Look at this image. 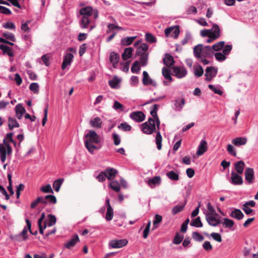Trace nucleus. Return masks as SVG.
<instances>
[{
	"mask_svg": "<svg viewBox=\"0 0 258 258\" xmlns=\"http://www.w3.org/2000/svg\"><path fill=\"white\" fill-rule=\"evenodd\" d=\"M86 148L91 154L96 150L100 148V146L97 147L94 144H98L101 142L100 136L93 130H89L84 137Z\"/></svg>",
	"mask_w": 258,
	"mask_h": 258,
	"instance_id": "20e7f679",
	"label": "nucleus"
},
{
	"mask_svg": "<svg viewBox=\"0 0 258 258\" xmlns=\"http://www.w3.org/2000/svg\"><path fill=\"white\" fill-rule=\"evenodd\" d=\"M29 89L34 93H38L39 92V85L37 83H32L30 84Z\"/></svg>",
	"mask_w": 258,
	"mask_h": 258,
	"instance_id": "bf43d9fd",
	"label": "nucleus"
},
{
	"mask_svg": "<svg viewBox=\"0 0 258 258\" xmlns=\"http://www.w3.org/2000/svg\"><path fill=\"white\" fill-rule=\"evenodd\" d=\"M3 36L7 38V39H8L13 42H15L16 41V38L15 37V36L12 33H10V32H6L5 33H3Z\"/></svg>",
	"mask_w": 258,
	"mask_h": 258,
	"instance_id": "680f3d73",
	"label": "nucleus"
},
{
	"mask_svg": "<svg viewBox=\"0 0 258 258\" xmlns=\"http://www.w3.org/2000/svg\"><path fill=\"white\" fill-rule=\"evenodd\" d=\"M162 138L161 135L159 132H158L156 136L155 142L157 145V148L159 150H161L162 148Z\"/></svg>",
	"mask_w": 258,
	"mask_h": 258,
	"instance_id": "c03bdc74",
	"label": "nucleus"
},
{
	"mask_svg": "<svg viewBox=\"0 0 258 258\" xmlns=\"http://www.w3.org/2000/svg\"><path fill=\"white\" fill-rule=\"evenodd\" d=\"M183 237L181 235H179L178 233H177L174 237L173 240V243L175 244H179L182 241Z\"/></svg>",
	"mask_w": 258,
	"mask_h": 258,
	"instance_id": "774afa93",
	"label": "nucleus"
},
{
	"mask_svg": "<svg viewBox=\"0 0 258 258\" xmlns=\"http://www.w3.org/2000/svg\"><path fill=\"white\" fill-rule=\"evenodd\" d=\"M106 206L107 208V212L106 214L105 218L107 221H111L113 217V210L111 207L110 204V200L109 198H106Z\"/></svg>",
	"mask_w": 258,
	"mask_h": 258,
	"instance_id": "6ab92c4d",
	"label": "nucleus"
},
{
	"mask_svg": "<svg viewBox=\"0 0 258 258\" xmlns=\"http://www.w3.org/2000/svg\"><path fill=\"white\" fill-rule=\"evenodd\" d=\"M109 186L111 188H112L113 190L116 192H118L120 190V185L118 182H117L116 180H113L110 182Z\"/></svg>",
	"mask_w": 258,
	"mask_h": 258,
	"instance_id": "49530a36",
	"label": "nucleus"
},
{
	"mask_svg": "<svg viewBox=\"0 0 258 258\" xmlns=\"http://www.w3.org/2000/svg\"><path fill=\"white\" fill-rule=\"evenodd\" d=\"M143 83L144 85H151L154 87L157 86L156 82L149 77L146 71L143 72Z\"/></svg>",
	"mask_w": 258,
	"mask_h": 258,
	"instance_id": "a211bd4d",
	"label": "nucleus"
},
{
	"mask_svg": "<svg viewBox=\"0 0 258 258\" xmlns=\"http://www.w3.org/2000/svg\"><path fill=\"white\" fill-rule=\"evenodd\" d=\"M185 205V204L184 203L181 205H176V206L174 207L172 210V213L173 215H175L179 212L181 211L183 209Z\"/></svg>",
	"mask_w": 258,
	"mask_h": 258,
	"instance_id": "864d4df0",
	"label": "nucleus"
},
{
	"mask_svg": "<svg viewBox=\"0 0 258 258\" xmlns=\"http://www.w3.org/2000/svg\"><path fill=\"white\" fill-rule=\"evenodd\" d=\"M8 126L9 129L12 130L14 127H19V123L15 118L9 117L8 118Z\"/></svg>",
	"mask_w": 258,
	"mask_h": 258,
	"instance_id": "58836bf2",
	"label": "nucleus"
},
{
	"mask_svg": "<svg viewBox=\"0 0 258 258\" xmlns=\"http://www.w3.org/2000/svg\"><path fill=\"white\" fill-rule=\"evenodd\" d=\"M162 220V217L161 215L156 214L154 217V220L153 221V229H155L157 228V225L160 223Z\"/></svg>",
	"mask_w": 258,
	"mask_h": 258,
	"instance_id": "5fc2aeb1",
	"label": "nucleus"
},
{
	"mask_svg": "<svg viewBox=\"0 0 258 258\" xmlns=\"http://www.w3.org/2000/svg\"><path fill=\"white\" fill-rule=\"evenodd\" d=\"M26 223L27 224V227H25L24 229H23L22 231L17 235H16L14 236L13 239L17 240V241H20L21 237L22 236L23 238L22 240L25 241L28 238V235H27V232L29 230L31 233H32L31 227V224L29 220L26 219Z\"/></svg>",
	"mask_w": 258,
	"mask_h": 258,
	"instance_id": "6e6552de",
	"label": "nucleus"
},
{
	"mask_svg": "<svg viewBox=\"0 0 258 258\" xmlns=\"http://www.w3.org/2000/svg\"><path fill=\"white\" fill-rule=\"evenodd\" d=\"M134 49L131 47L125 48L123 52L121 55L122 58L124 60H126L128 58H130L132 56V53Z\"/></svg>",
	"mask_w": 258,
	"mask_h": 258,
	"instance_id": "72a5a7b5",
	"label": "nucleus"
},
{
	"mask_svg": "<svg viewBox=\"0 0 258 258\" xmlns=\"http://www.w3.org/2000/svg\"><path fill=\"white\" fill-rule=\"evenodd\" d=\"M193 69L194 74L196 76L198 77H200L203 75L204 70L203 68L201 66H195Z\"/></svg>",
	"mask_w": 258,
	"mask_h": 258,
	"instance_id": "ea45409f",
	"label": "nucleus"
},
{
	"mask_svg": "<svg viewBox=\"0 0 258 258\" xmlns=\"http://www.w3.org/2000/svg\"><path fill=\"white\" fill-rule=\"evenodd\" d=\"M161 182V178L159 176H156L148 180L147 184L151 188H154L156 185H159Z\"/></svg>",
	"mask_w": 258,
	"mask_h": 258,
	"instance_id": "b1692460",
	"label": "nucleus"
},
{
	"mask_svg": "<svg viewBox=\"0 0 258 258\" xmlns=\"http://www.w3.org/2000/svg\"><path fill=\"white\" fill-rule=\"evenodd\" d=\"M245 164L243 161H239L234 163L235 172L240 175H242L243 173Z\"/></svg>",
	"mask_w": 258,
	"mask_h": 258,
	"instance_id": "4be33fe9",
	"label": "nucleus"
},
{
	"mask_svg": "<svg viewBox=\"0 0 258 258\" xmlns=\"http://www.w3.org/2000/svg\"><path fill=\"white\" fill-rule=\"evenodd\" d=\"M46 223V227H51L54 225L56 222V218L54 215L49 214L47 219L45 221L44 223Z\"/></svg>",
	"mask_w": 258,
	"mask_h": 258,
	"instance_id": "f704fd0d",
	"label": "nucleus"
},
{
	"mask_svg": "<svg viewBox=\"0 0 258 258\" xmlns=\"http://www.w3.org/2000/svg\"><path fill=\"white\" fill-rule=\"evenodd\" d=\"M163 61L165 65L168 67L172 66L174 62L173 57L169 54H166Z\"/></svg>",
	"mask_w": 258,
	"mask_h": 258,
	"instance_id": "e433bc0d",
	"label": "nucleus"
},
{
	"mask_svg": "<svg viewBox=\"0 0 258 258\" xmlns=\"http://www.w3.org/2000/svg\"><path fill=\"white\" fill-rule=\"evenodd\" d=\"M222 224L225 225V227L231 228L234 225V222L233 220L228 218H225L224 219V221Z\"/></svg>",
	"mask_w": 258,
	"mask_h": 258,
	"instance_id": "3c124183",
	"label": "nucleus"
},
{
	"mask_svg": "<svg viewBox=\"0 0 258 258\" xmlns=\"http://www.w3.org/2000/svg\"><path fill=\"white\" fill-rule=\"evenodd\" d=\"M128 240L126 239H113L108 243L109 247L112 248H120L127 245Z\"/></svg>",
	"mask_w": 258,
	"mask_h": 258,
	"instance_id": "1a4fd4ad",
	"label": "nucleus"
},
{
	"mask_svg": "<svg viewBox=\"0 0 258 258\" xmlns=\"http://www.w3.org/2000/svg\"><path fill=\"white\" fill-rule=\"evenodd\" d=\"M225 46V42L223 41H219L214 44L212 47H211L212 54H213L215 51H218L221 50L222 49H224Z\"/></svg>",
	"mask_w": 258,
	"mask_h": 258,
	"instance_id": "7c9ffc66",
	"label": "nucleus"
},
{
	"mask_svg": "<svg viewBox=\"0 0 258 258\" xmlns=\"http://www.w3.org/2000/svg\"><path fill=\"white\" fill-rule=\"evenodd\" d=\"M106 175V178L108 180L113 179L118 173L116 169L113 168H107L104 171Z\"/></svg>",
	"mask_w": 258,
	"mask_h": 258,
	"instance_id": "a878e982",
	"label": "nucleus"
},
{
	"mask_svg": "<svg viewBox=\"0 0 258 258\" xmlns=\"http://www.w3.org/2000/svg\"><path fill=\"white\" fill-rule=\"evenodd\" d=\"M172 75L175 76L178 79H181L185 77L187 75V70L184 67L175 66L172 68Z\"/></svg>",
	"mask_w": 258,
	"mask_h": 258,
	"instance_id": "9d476101",
	"label": "nucleus"
},
{
	"mask_svg": "<svg viewBox=\"0 0 258 258\" xmlns=\"http://www.w3.org/2000/svg\"><path fill=\"white\" fill-rule=\"evenodd\" d=\"M194 56L199 59L210 57L212 54V51L210 46H204L202 44H198L194 48Z\"/></svg>",
	"mask_w": 258,
	"mask_h": 258,
	"instance_id": "39448f33",
	"label": "nucleus"
},
{
	"mask_svg": "<svg viewBox=\"0 0 258 258\" xmlns=\"http://www.w3.org/2000/svg\"><path fill=\"white\" fill-rule=\"evenodd\" d=\"M145 39L147 42L151 43L156 41V38L151 33H146L145 35Z\"/></svg>",
	"mask_w": 258,
	"mask_h": 258,
	"instance_id": "e2e57ef3",
	"label": "nucleus"
},
{
	"mask_svg": "<svg viewBox=\"0 0 258 258\" xmlns=\"http://www.w3.org/2000/svg\"><path fill=\"white\" fill-rule=\"evenodd\" d=\"M112 139L113 140V143L115 145L117 146L120 143V136L115 133L112 134Z\"/></svg>",
	"mask_w": 258,
	"mask_h": 258,
	"instance_id": "052dcab7",
	"label": "nucleus"
},
{
	"mask_svg": "<svg viewBox=\"0 0 258 258\" xmlns=\"http://www.w3.org/2000/svg\"><path fill=\"white\" fill-rule=\"evenodd\" d=\"M245 179L248 184H250L254 182V170L253 169L247 167L245 171Z\"/></svg>",
	"mask_w": 258,
	"mask_h": 258,
	"instance_id": "dca6fc26",
	"label": "nucleus"
},
{
	"mask_svg": "<svg viewBox=\"0 0 258 258\" xmlns=\"http://www.w3.org/2000/svg\"><path fill=\"white\" fill-rule=\"evenodd\" d=\"M79 241V237L77 234L74 235L72 238L66 242L64 246L68 249H70L74 246Z\"/></svg>",
	"mask_w": 258,
	"mask_h": 258,
	"instance_id": "393cba45",
	"label": "nucleus"
},
{
	"mask_svg": "<svg viewBox=\"0 0 258 258\" xmlns=\"http://www.w3.org/2000/svg\"><path fill=\"white\" fill-rule=\"evenodd\" d=\"M109 59L113 68H116L117 66L119 59V55L117 53L111 52L110 54Z\"/></svg>",
	"mask_w": 258,
	"mask_h": 258,
	"instance_id": "cd10ccee",
	"label": "nucleus"
},
{
	"mask_svg": "<svg viewBox=\"0 0 258 258\" xmlns=\"http://www.w3.org/2000/svg\"><path fill=\"white\" fill-rule=\"evenodd\" d=\"M139 62L136 61L133 64L131 71L133 73H138L140 70V67L139 66Z\"/></svg>",
	"mask_w": 258,
	"mask_h": 258,
	"instance_id": "4d7b16f0",
	"label": "nucleus"
},
{
	"mask_svg": "<svg viewBox=\"0 0 258 258\" xmlns=\"http://www.w3.org/2000/svg\"><path fill=\"white\" fill-rule=\"evenodd\" d=\"M232 49V45H226L222 50V52H216L215 53L216 59L219 61H223L231 52Z\"/></svg>",
	"mask_w": 258,
	"mask_h": 258,
	"instance_id": "0eeeda50",
	"label": "nucleus"
},
{
	"mask_svg": "<svg viewBox=\"0 0 258 258\" xmlns=\"http://www.w3.org/2000/svg\"><path fill=\"white\" fill-rule=\"evenodd\" d=\"M40 190L44 193H51L53 192V190L49 184H46L45 186L40 187Z\"/></svg>",
	"mask_w": 258,
	"mask_h": 258,
	"instance_id": "603ef678",
	"label": "nucleus"
},
{
	"mask_svg": "<svg viewBox=\"0 0 258 258\" xmlns=\"http://www.w3.org/2000/svg\"><path fill=\"white\" fill-rule=\"evenodd\" d=\"M230 216L233 218L240 220L243 219L244 215L239 209H235L231 212Z\"/></svg>",
	"mask_w": 258,
	"mask_h": 258,
	"instance_id": "c85d7f7f",
	"label": "nucleus"
},
{
	"mask_svg": "<svg viewBox=\"0 0 258 258\" xmlns=\"http://www.w3.org/2000/svg\"><path fill=\"white\" fill-rule=\"evenodd\" d=\"M16 112V116L18 119H21L24 113L26 112V110L23 106L22 104H18L15 107Z\"/></svg>",
	"mask_w": 258,
	"mask_h": 258,
	"instance_id": "5701e85b",
	"label": "nucleus"
},
{
	"mask_svg": "<svg viewBox=\"0 0 258 258\" xmlns=\"http://www.w3.org/2000/svg\"><path fill=\"white\" fill-rule=\"evenodd\" d=\"M162 73L163 76L166 79L170 81H172V77H171L170 73L167 68H163L162 70Z\"/></svg>",
	"mask_w": 258,
	"mask_h": 258,
	"instance_id": "6e6d98bb",
	"label": "nucleus"
},
{
	"mask_svg": "<svg viewBox=\"0 0 258 258\" xmlns=\"http://www.w3.org/2000/svg\"><path fill=\"white\" fill-rule=\"evenodd\" d=\"M173 102V109L175 111H180L185 104V100L184 98H178L174 100Z\"/></svg>",
	"mask_w": 258,
	"mask_h": 258,
	"instance_id": "aec40b11",
	"label": "nucleus"
},
{
	"mask_svg": "<svg viewBox=\"0 0 258 258\" xmlns=\"http://www.w3.org/2000/svg\"><path fill=\"white\" fill-rule=\"evenodd\" d=\"M148 49V46L146 43H142L138 48L136 51L137 55L147 54L146 51Z\"/></svg>",
	"mask_w": 258,
	"mask_h": 258,
	"instance_id": "2f4dec72",
	"label": "nucleus"
},
{
	"mask_svg": "<svg viewBox=\"0 0 258 258\" xmlns=\"http://www.w3.org/2000/svg\"><path fill=\"white\" fill-rule=\"evenodd\" d=\"M217 72L218 70L216 68L213 67H208L205 70V80L208 82L211 81L216 76Z\"/></svg>",
	"mask_w": 258,
	"mask_h": 258,
	"instance_id": "ddd939ff",
	"label": "nucleus"
},
{
	"mask_svg": "<svg viewBox=\"0 0 258 258\" xmlns=\"http://www.w3.org/2000/svg\"><path fill=\"white\" fill-rule=\"evenodd\" d=\"M166 175L171 180L177 181L179 179V172L178 171L175 172L172 170L167 172Z\"/></svg>",
	"mask_w": 258,
	"mask_h": 258,
	"instance_id": "c9c22d12",
	"label": "nucleus"
},
{
	"mask_svg": "<svg viewBox=\"0 0 258 258\" xmlns=\"http://www.w3.org/2000/svg\"><path fill=\"white\" fill-rule=\"evenodd\" d=\"M208 150V143L205 139H202L198 146L196 154L198 156L203 155Z\"/></svg>",
	"mask_w": 258,
	"mask_h": 258,
	"instance_id": "2eb2a0df",
	"label": "nucleus"
},
{
	"mask_svg": "<svg viewBox=\"0 0 258 258\" xmlns=\"http://www.w3.org/2000/svg\"><path fill=\"white\" fill-rule=\"evenodd\" d=\"M108 29L106 31V33L109 34L114 32V31L117 30L119 31L124 30V28L122 27L118 26L114 24L109 23L107 25Z\"/></svg>",
	"mask_w": 258,
	"mask_h": 258,
	"instance_id": "473e14b6",
	"label": "nucleus"
},
{
	"mask_svg": "<svg viewBox=\"0 0 258 258\" xmlns=\"http://www.w3.org/2000/svg\"><path fill=\"white\" fill-rule=\"evenodd\" d=\"M140 57V62L142 64L143 66H145L147 64L148 61V54L145 55H139Z\"/></svg>",
	"mask_w": 258,
	"mask_h": 258,
	"instance_id": "69168bd1",
	"label": "nucleus"
},
{
	"mask_svg": "<svg viewBox=\"0 0 258 258\" xmlns=\"http://www.w3.org/2000/svg\"><path fill=\"white\" fill-rule=\"evenodd\" d=\"M215 214H206V218L208 224L212 226H217L221 223V220L217 218Z\"/></svg>",
	"mask_w": 258,
	"mask_h": 258,
	"instance_id": "4468645a",
	"label": "nucleus"
},
{
	"mask_svg": "<svg viewBox=\"0 0 258 258\" xmlns=\"http://www.w3.org/2000/svg\"><path fill=\"white\" fill-rule=\"evenodd\" d=\"M210 89L212 90L215 94L221 95L223 94V91L219 86H215L213 85L210 84L208 86Z\"/></svg>",
	"mask_w": 258,
	"mask_h": 258,
	"instance_id": "de8ad7c7",
	"label": "nucleus"
},
{
	"mask_svg": "<svg viewBox=\"0 0 258 258\" xmlns=\"http://www.w3.org/2000/svg\"><path fill=\"white\" fill-rule=\"evenodd\" d=\"M192 237L195 240L197 241H202L204 239V237L198 232H194L192 233Z\"/></svg>",
	"mask_w": 258,
	"mask_h": 258,
	"instance_id": "13d9d810",
	"label": "nucleus"
},
{
	"mask_svg": "<svg viewBox=\"0 0 258 258\" xmlns=\"http://www.w3.org/2000/svg\"><path fill=\"white\" fill-rule=\"evenodd\" d=\"M227 150L229 154L235 157L237 155L234 147L231 144H228L227 147Z\"/></svg>",
	"mask_w": 258,
	"mask_h": 258,
	"instance_id": "0e129e2a",
	"label": "nucleus"
},
{
	"mask_svg": "<svg viewBox=\"0 0 258 258\" xmlns=\"http://www.w3.org/2000/svg\"><path fill=\"white\" fill-rule=\"evenodd\" d=\"M190 225L196 227H203V223L201 220L200 217H198L192 220L191 222L190 223Z\"/></svg>",
	"mask_w": 258,
	"mask_h": 258,
	"instance_id": "a18cd8bd",
	"label": "nucleus"
},
{
	"mask_svg": "<svg viewBox=\"0 0 258 258\" xmlns=\"http://www.w3.org/2000/svg\"><path fill=\"white\" fill-rule=\"evenodd\" d=\"M229 182L233 185H241L243 183V178L241 175L236 173L235 171H232L231 173V177L229 179Z\"/></svg>",
	"mask_w": 258,
	"mask_h": 258,
	"instance_id": "9b49d317",
	"label": "nucleus"
},
{
	"mask_svg": "<svg viewBox=\"0 0 258 258\" xmlns=\"http://www.w3.org/2000/svg\"><path fill=\"white\" fill-rule=\"evenodd\" d=\"M118 128L125 132L130 131L132 130V126L126 122L120 123V124L118 126Z\"/></svg>",
	"mask_w": 258,
	"mask_h": 258,
	"instance_id": "8fccbe9b",
	"label": "nucleus"
},
{
	"mask_svg": "<svg viewBox=\"0 0 258 258\" xmlns=\"http://www.w3.org/2000/svg\"><path fill=\"white\" fill-rule=\"evenodd\" d=\"M46 198H47L48 203L49 204H55L56 203V199L54 196L47 195Z\"/></svg>",
	"mask_w": 258,
	"mask_h": 258,
	"instance_id": "338daca9",
	"label": "nucleus"
},
{
	"mask_svg": "<svg viewBox=\"0 0 258 258\" xmlns=\"http://www.w3.org/2000/svg\"><path fill=\"white\" fill-rule=\"evenodd\" d=\"M102 121L99 117H95L90 121V124L94 128H100L102 126Z\"/></svg>",
	"mask_w": 258,
	"mask_h": 258,
	"instance_id": "c756f323",
	"label": "nucleus"
},
{
	"mask_svg": "<svg viewBox=\"0 0 258 258\" xmlns=\"http://www.w3.org/2000/svg\"><path fill=\"white\" fill-rule=\"evenodd\" d=\"M130 117L137 122H142L145 119V115L142 111L133 112L130 114Z\"/></svg>",
	"mask_w": 258,
	"mask_h": 258,
	"instance_id": "f3484780",
	"label": "nucleus"
},
{
	"mask_svg": "<svg viewBox=\"0 0 258 258\" xmlns=\"http://www.w3.org/2000/svg\"><path fill=\"white\" fill-rule=\"evenodd\" d=\"M158 108V105H153L150 109V114L153 118H149L148 121L141 124L140 128L144 134L151 135L156 131V125L159 129L160 121L157 115Z\"/></svg>",
	"mask_w": 258,
	"mask_h": 258,
	"instance_id": "f257e3e1",
	"label": "nucleus"
},
{
	"mask_svg": "<svg viewBox=\"0 0 258 258\" xmlns=\"http://www.w3.org/2000/svg\"><path fill=\"white\" fill-rule=\"evenodd\" d=\"M80 14L82 15L80 26L82 29L88 28L92 17L94 19H96L98 17V11L97 10H93L91 7H86L81 8L80 10Z\"/></svg>",
	"mask_w": 258,
	"mask_h": 258,
	"instance_id": "7ed1b4c3",
	"label": "nucleus"
},
{
	"mask_svg": "<svg viewBox=\"0 0 258 258\" xmlns=\"http://www.w3.org/2000/svg\"><path fill=\"white\" fill-rule=\"evenodd\" d=\"M63 180L64 179L63 178H59L55 180L53 182L52 184L53 187L56 192H58L59 190L60 187L62 184Z\"/></svg>",
	"mask_w": 258,
	"mask_h": 258,
	"instance_id": "37998d69",
	"label": "nucleus"
},
{
	"mask_svg": "<svg viewBox=\"0 0 258 258\" xmlns=\"http://www.w3.org/2000/svg\"><path fill=\"white\" fill-rule=\"evenodd\" d=\"M112 108L117 111H124V106L120 103H119L117 101H115L114 102Z\"/></svg>",
	"mask_w": 258,
	"mask_h": 258,
	"instance_id": "09e8293b",
	"label": "nucleus"
},
{
	"mask_svg": "<svg viewBox=\"0 0 258 258\" xmlns=\"http://www.w3.org/2000/svg\"><path fill=\"white\" fill-rule=\"evenodd\" d=\"M0 49L3 50L4 53L7 54L9 56H13V53L10 47L5 45L0 44Z\"/></svg>",
	"mask_w": 258,
	"mask_h": 258,
	"instance_id": "a19ab883",
	"label": "nucleus"
},
{
	"mask_svg": "<svg viewBox=\"0 0 258 258\" xmlns=\"http://www.w3.org/2000/svg\"><path fill=\"white\" fill-rule=\"evenodd\" d=\"M136 36L134 37H125L122 38L121 40V44L122 45L128 46L131 45L134 40L136 38Z\"/></svg>",
	"mask_w": 258,
	"mask_h": 258,
	"instance_id": "4c0bfd02",
	"label": "nucleus"
},
{
	"mask_svg": "<svg viewBox=\"0 0 258 258\" xmlns=\"http://www.w3.org/2000/svg\"><path fill=\"white\" fill-rule=\"evenodd\" d=\"M200 35L203 37L210 35L214 39H217L221 36V30L217 24L212 23V28L210 29H204L200 31Z\"/></svg>",
	"mask_w": 258,
	"mask_h": 258,
	"instance_id": "423d86ee",
	"label": "nucleus"
},
{
	"mask_svg": "<svg viewBox=\"0 0 258 258\" xmlns=\"http://www.w3.org/2000/svg\"><path fill=\"white\" fill-rule=\"evenodd\" d=\"M13 133H10L6 134L3 140V143L0 144V160L4 163L7 156H11L12 153V148L10 143H13L14 146H16V142L13 139Z\"/></svg>",
	"mask_w": 258,
	"mask_h": 258,
	"instance_id": "f03ea898",
	"label": "nucleus"
},
{
	"mask_svg": "<svg viewBox=\"0 0 258 258\" xmlns=\"http://www.w3.org/2000/svg\"><path fill=\"white\" fill-rule=\"evenodd\" d=\"M74 55L72 53H68L63 56L61 69L64 70L68 66H70L73 61Z\"/></svg>",
	"mask_w": 258,
	"mask_h": 258,
	"instance_id": "412c9836",
	"label": "nucleus"
},
{
	"mask_svg": "<svg viewBox=\"0 0 258 258\" xmlns=\"http://www.w3.org/2000/svg\"><path fill=\"white\" fill-rule=\"evenodd\" d=\"M180 30L178 26L170 27L167 28L164 30V33L166 37L170 36L174 38H177L179 35Z\"/></svg>",
	"mask_w": 258,
	"mask_h": 258,
	"instance_id": "f8f14e48",
	"label": "nucleus"
},
{
	"mask_svg": "<svg viewBox=\"0 0 258 258\" xmlns=\"http://www.w3.org/2000/svg\"><path fill=\"white\" fill-rule=\"evenodd\" d=\"M247 142V139L246 137H237L232 140V143L237 147L245 145Z\"/></svg>",
	"mask_w": 258,
	"mask_h": 258,
	"instance_id": "bb28decb",
	"label": "nucleus"
},
{
	"mask_svg": "<svg viewBox=\"0 0 258 258\" xmlns=\"http://www.w3.org/2000/svg\"><path fill=\"white\" fill-rule=\"evenodd\" d=\"M121 80L116 76H114L113 79L109 81V85L112 88H116Z\"/></svg>",
	"mask_w": 258,
	"mask_h": 258,
	"instance_id": "79ce46f5",
	"label": "nucleus"
}]
</instances>
